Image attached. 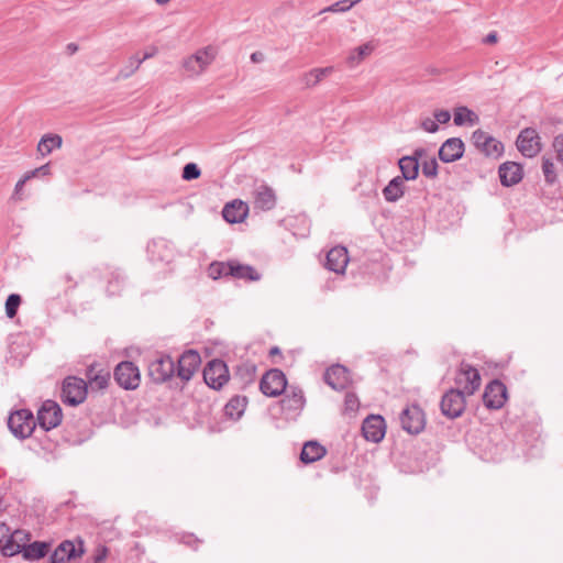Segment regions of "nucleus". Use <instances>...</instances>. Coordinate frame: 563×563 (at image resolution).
<instances>
[{"label":"nucleus","mask_w":563,"mask_h":563,"mask_svg":"<svg viewBox=\"0 0 563 563\" xmlns=\"http://www.w3.org/2000/svg\"><path fill=\"white\" fill-rule=\"evenodd\" d=\"M200 363L201 358L198 352L194 350L185 351L178 360L177 376L184 382L190 380L198 371Z\"/></svg>","instance_id":"2eb2a0df"},{"label":"nucleus","mask_w":563,"mask_h":563,"mask_svg":"<svg viewBox=\"0 0 563 563\" xmlns=\"http://www.w3.org/2000/svg\"><path fill=\"white\" fill-rule=\"evenodd\" d=\"M88 386L86 380L75 376L66 377L62 386V400L66 405L78 406L87 397Z\"/></svg>","instance_id":"20e7f679"},{"label":"nucleus","mask_w":563,"mask_h":563,"mask_svg":"<svg viewBox=\"0 0 563 563\" xmlns=\"http://www.w3.org/2000/svg\"><path fill=\"white\" fill-rule=\"evenodd\" d=\"M143 59L139 58L136 55L131 56L128 60V64L119 71V77L126 79L131 77L142 65Z\"/></svg>","instance_id":"58836bf2"},{"label":"nucleus","mask_w":563,"mask_h":563,"mask_svg":"<svg viewBox=\"0 0 563 563\" xmlns=\"http://www.w3.org/2000/svg\"><path fill=\"white\" fill-rule=\"evenodd\" d=\"M352 7L350 5L349 0L338 1L330 7L322 10V12H345L350 10Z\"/></svg>","instance_id":"de8ad7c7"},{"label":"nucleus","mask_w":563,"mask_h":563,"mask_svg":"<svg viewBox=\"0 0 563 563\" xmlns=\"http://www.w3.org/2000/svg\"><path fill=\"white\" fill-rule=\"evenodd\" d=\"M79 550L76 549L74 542L69 540L63 541L52 553L51 563H67L68 561L79 558L84 554L82 541H79Z\"/></svg>","instance_id":"aec40b11"},{"label":"nucleus","mask_w":563,"mask_h":563,"mask_svg":"<svg viewBox=\"0 0 563 563\" xmlns=\"http://www.w3.org/2000/svg\"><path fill=\"white\" fill-rule=\"evenodd\" d=\"M113 376L118 385L125 390H134L141 383L139 367L129 361L119 363L114 368Z\"/></svg>","instance_id":"0eeeda50"},{"label":"nucleus","mask_w":563,"mask_h":563,"mask_svg":"<svg viewBox=\"0 0 563 563\" xmlns=\"http://www.w3.org/2000/svg\"><path fill=\"white\" fill-rule=\"evenodd\" d=\"M256 366L252 363H243L238 366L235 378L240 377L243 384H250L254 380Z\"/></svg>","instance_id":"e433bc0d"},{"label":"nucleus","mask_w":563,"mask_h":563,"mask_svg":"<svg viewBox=\"0 0 563 563\" xmlns=\"http://www.w3.org/2000/svg\"><path fill=\"white\" fill-rule=\"evenodd\" d=\"M230 276L238 279H246V280H258L261 275L256 272V269L251 265L240 264L238 262H231V267H229Z\"/></svg>","instance_id":"c756f323"},{"label":"nucleus","mask_w":563,"mask_h":563,"mask_svg":"<svg viewBox=\"0 0 563 563\" xmlns=\"http://www.w3.org/2000/svg\"><path fill=\"white\" fill-rule=\"evenodd\" d=\"M362 433L367 441L373 443L380 442L386 433V423L382 416L371 415L364 419Z\"/></svg>","instance_id":"dca6fc26"},{"label":"nucleus","mask_w":563,"mask_h":563,"mask_svg":"<svg viewBox=\"0 0 563 563\" xmlns=\"http://www.w3.org/2000/svg\"><path fill=\"white\" fill-rule=\"evenodd\" d=\"M454 380L461 387V391H464L467 396L473 395L482 383L478 371L465 361L461 362Z\"/></svg>","instance_id":"6e6552de"},{"label":"nucleus","mask_w":563,"mask_h":563,"mask_svg":"<svg viewBox=\"0 0 563 563\" xmlns=\"http://www.w3.org/2000/svg\"><path fill=\"white\" fill-rule=\"evenodd\" d=\"M280 353L279 349L277 346L272 347L271 354H277Z\"/></svg>","instance_id":"e2e57ef3"},{"label":"nucleus","mask_w":563,"mask_h":563,"mask_svg":"<svg viewBox=\"0 0 563 563\" xmlns=\"http://www.w3.org/2000/svg\"><path fill=\"white\" fill-rule=\"evenodd\" d=\"M229 267H231V262L228 263H212L208 268V274L211 278L218 279L223 276H230Z\"/></svg>","instance_id":"4c0bfd02"},{"label":"nucleus","mask_w":563,"mask_h":563,"mask_svg":"<svg viewBox=\"0 0 563 563\" xmlns=\"http://www.w3.org/2000/svg\"><path fill=\"white\" fill-rule=\"evenodd\" d=\"M31 173H34V177L37 175V174H41V175H47L49 174V165L48 164H45L34 170H32Z\"/></svg>","instance_id":"4d7b16f0"},{"label":"nucleus","mask_w":563,"mask_h":563,"mask_svg":"<svg viewBox=\"0 0 563 563\" xmlns=\"http://www.w3.org/2000/svg\"><path fill=\"white\" fill-rule=\"evenodd\" d=\"M465 144L461 137L445 140L439 148V158L443 163H453L463 157Z\"/></svg>","instance_id":"f3484780"},{"label":"nucleus","mask_w":563,"mask_h":563,"mask_svg":"<svg viewBox=\"0 0 563 563\" xmlns=\"http://www.w3.org/2000/svg\"><path fill=\"white\" fill-rule=\"evenodd\" d=\"M542 172L548 184L552 185L556 181L554 163L550 158H542Z\"/></svg>","instance_id":"a19ab883"},{"label":"nucleus","mask_w":563,"mask_h":563,"mask_svg":"<svg viewBox=\"0 0 563 563\" xmlns=\"http://www.w3.org/2000/svg\"><path fill=\"white\" fill-rule=\"evenodd\" d=\"M373 47L369 45V44H363L358 47L355 48V53L356 55L352 54L350 56V60L352 63L356 62H361L366 55H368L371 52H372Z\"/></svg>","instance_id":"c03bdc74"},{"label":"nucleus","mask_w":563,"mask_h":563,"mask_svg":"<svg viewBox=\"0 0 563 563\" xmlns=\"http://www.w3.org/2000/svg\"><path fill=\"white\" fill-rule=\"evenodd\" d=\"M433 118L438 124H445L450 121L451 113L448 110L438 109L433 112Z\"/></svg>","instance_id":"3c124183"},{"label":"nucleus","mask_w":563,"mask_h":563,"mask_svg":"<svg viewBox=\"0 0 563 563\" xmlns=\"http://www.w3.org/2000/svg\"><path fill=\"white\" fill-rule=\"evenodd\" d=\"M453 121L456 126H473L479 122V117L465 106L454 108Z\"/></svg>","instance_id":"cd10ccee"},{"label":"nucleus","mask_w":563,"mask_h":563,"mask_svg":"<svg viewBox=\"0 0 563 563\" xmlns=\"http://www.w3.org/2000/svg\"><path fill=\"white\" fill-rule=\"evenodd\" d=\"M516 146L525 157L532 158L542 151L541 137L536 129L525 128L517 136Z\"/></svg>","instance_id":"9d476101"},{"label":"nucleus","mask_w":563,"mask_h":563,"mask_svg":"<svg viewBox=\"0 0 563 563\" xmlns=\"http://www.w3.org/2000/svg\"><path fill=\"white\" fill-rule=\"evenodd\" d=\"M21 301V296L18 294H11L8 296L5 300V314L8 318L12 319L16 316Z\"/></svg>","instance_id":"ea45409f"},{"label":"nucleus","mask_w":563,"mask_h":563,"mask_svg":"<svg viewBox=\"0 0 563 563\" xmlns=\"http://www.w3.org/2000/svg\"><path fill=\"white\" fill-rule=\"evenodd\" d=\"M500 184L505 187L517 185L523 177L522 166L516 162H505L498 168Z\"/></svg>","instance_id":"412c9836"},{"label":"nucleus","mask_w":563,"mask_h":563,"mask_svg":"<svg viewBox=\"0 0 563 563\" xmlns=\"http://www.w3.org/2000/svg\"><path fill=\"white\" fill-rule=\"evenodd\" d=\"M63 419L60 406L54 400H45L37 411L36 422L45 430L49 431L58 427Z\"/></svg>","instance_id":"9b49d317"},{"label":"nucleus","mask_w":563,"mask_h":563,"mask_svg":"<svg viewBox=\"0 0 563 563\" xmlns=\"http://www.w3.org/2000/svg\"><path fill=\"white\" fill-rule=\"evenodd\" d=\"M508 398L506 385L494 379L487 384L483 394V402L488 409H500Z\"/></svg>","instance_id":"ddd939ff"},{"label":"nucleus","mask_w":563,"mask_h":563,"mask_svg":"<svg viewBox=\"0 0 563 563\" xmlns=\"http://www.w3.org/2000/svg\"><path fill=\"white\" fill-rule=\"evenodd\" d=\"M201 175L200 168L195 163H188L183 168L181 177L185 180H194L199 178Z\"/></svg>","instance_id":"79ce46f5"},{"label":"nucleus","mask_w":563,"mask_h":563,"mask_svg":"<svg viewBox=\"0 0 563 563\" xmlns=\"http://www.w3.org/2000/svg\"><path fill=\"white\" fill-rule=\"evenodd\" d=\"M265 59V56L262 52L257 51L251 54V60L253 63H262Z\"/></svg>","instance_id":"6e6d98bb"},{"label":"nucleus","mask_w":563,"mask_h":563,"mask_svg":"<svg viewBox=\"0 0 563 563\" xmlns=\"http://www.w3.org/2000/svg\"><path fill=\"white\" fill-rule=\"evenodd\" d=\"M324 382L334 390H343L350 384V374L345 366L336 364L324 373Z\"/></svg>","instance_id":"6ab92c4d"},{"label":"nucleus","mask_w":563,"mask_h":563,"mask_svg":"<svg viewBox=\"0 0 563 563\" xmlns=\"http://www.w3.org/2000/svg\"><path fill=\"white\" fill-rule=\"evenodd\" d=\"M334 68L332 66L313 68L302 76V82L306 87L317 86L323 78L330 76Z\"/></svg>","instance_id":"f704fd0d"},{"label":"nucleus","mask_w":563,"mask_h":563,"mask_svg":"<svg viewBox=\"0 0 563 563\" xmlns=\"http://www.w3.org/2000/svg\"><path fill=\"white\" fill-rule=\"evenodd\" d=\"M420 125L428 133H435L439 131V124L435 122L434 119L431 118L422 119Z\"/></svg>","instance_id":"8fccbe9b"},{"label":"nucleus","mask_w":563,"mask_h":563,"mask_svg":"<svg viewBox=\"0 0 563 563\" xmlns=\"http://www.w3.org/2000/svg\"><path fill=\"white\" fill-rule=\"evenodd\" d=\"M327 453V450L317 441H308L303 444L300 461L305 464H310L321 460Z\"/></svg>","instance_id":"a878e982"},{"label":"nucleus","mask_w":563,"mask_h":563,"mask_svg":"<svg viewBox=\"0 0 563 563\" xmlns=\"http://www.w3.org/2000/svg\"><path fill=\"white\" fill-rule=\"evenodd\" d=\"M360 407V400L353 393H347L344 398V408L346 411H356Z\"/></svg>","instance_id":"a18cd8bd"},{"label":"nucleus","mask_w":563,"mask_h":563,"mask_svg":"<svg viewBox=\"0 0 563 563\" xmlns=\"http://www.w3.org/2000/svg\"><path fill=\"white\" fill-rule=\"evenodd\" d=\"M284 393L285 396L280 400L283 410L290 413L300 412L306 405V398L302 389L298 386H289V388H286Z\"/></svg>","instance_id":"a211bd4d"},{"label":"nucleus","mask_w":563,"mask_h":563,"mask_svg":"<svg viewBox=\"0 0 563 563\" xmlns=\"http://www.w3.org/2000/svg\"><path fill=\"white\" fill-rule=\"evenodd\" d=\"M466 396L460 388H450L441 398V413L449 419L461 417L466 407Z\"/></svg>","instance_id":"7ed1b4c3"},{"label":"nucleus","mask_w":563,"mask_h":563,"mask_svg":"<svg viewBox=\"0 0 563 563\" xmlns=\"http://www.w3.org/2000/svg\"><path fill=\"white\" fill-rule=\"evenodd\" d=\"M349 263L347 250L344 246L332 247L325 257V267L336 274H343Z\"/></svg>","instance_id":"4be33fe9"},{"label":"nucleus","mask_w":563,"mask_h":563,"mask_svg":"<svg viewBox=\"0 0 563 563\" xmlns=\"http://www.w3.org/2000/svg\"><path fill=\"white\" fill-rule=\"evenodd\" d=\"M11 536L12 539H14L18 543H22V544H25L27 541H30L31 539V534L30 532L25 531V530H22V529H16L14 530L13 532H10L9 533Z\"/></svg>","instance_id":"09e8293b"},{"label":"nucleus","mask_w":563,"mask_h":563,"mask_svg":"<svg viewBox=\"0 0 563 563\" xmlns=\"http://www.w3.org/2000/svg\"><path fill=\"white\" fill-rule=\"evenodd\" d=\"M216 51L211 46L198 49L195 54L183 60V67L188 76H199L214 60Z\"/></svg>","instance_id":"39448f33"},{"label":"nucleus","mask_w":563,"mask_h":563,"mask_svg":"<svg viewBox=\"0 0 563 563\" xmlns=\"http://www.w3.org/2000/svg\"><path fill=\"white\" fill-rule=\"evenodd\" d=\"M157 47L153 46L150 51L145 52L144 56L141 58L144 60L154 57L157 54Z\"/></svg>","instance_id":"13d9d810"},{"label":"nucleus","mask_w":563,"mask_h":563,"mask_svg":"<svg viewBox=\"0 0 563 563\" xmlns=\"http://www.w3.org/2000/svg\"><path fill=\"white\" fill-rule=\"evenodd\" d=\"M286 375L278 368L267 371L260 382V389L267 397H277L282 395L286 390Z\"/></svg>","instance_id":"1a4fd4ad"},{"label":"nucleus","mask_w":563,"mask_h":563,"mask_svg":"<svg viewBox=\"0 0 563 563\" xmlns=\"http://www.w3.org/2000/svg\"><path fill=\"white\" fill-rule=\"evenodd\" d=\"M87 379L92 390H102L107 388L110 380V372L108 369H96L95 366H90L87 369Z\"/></svg>","instance_id":"bb28decb"},{"label":"nucleus","mask_w":563,"mask_h":563,"mask_svg":"<svg viewBox=\"0 0 563 563\" xmlns=\"http://www.w3.org/2000/svg\"><path fill=\"white\" fill-rule=\"evenodd\" d=\"M63 144V139L58 134H45L42 136L37 144V151L42 156H46L53 152L54 148H59Z\"/></svg>","instance_id":"c9c22d12"},{"label":"nucleus","mask_w":563,"mask_h":563,"mask_svg":"<svg viewBox=\"0 0 563 563\" xmlns=\"http://www.w3.org/2000/svg\"><path fill=\"white\" fill-rule=\"evenodd\" d=\"M49 550L47 542L34 541L30 544H23L22 555L25 560L34 561L44 558Z\"/></svg>","instance_id":"7c9ffc66"},{"label":"nucleus","mask_w":563,"mask_h":563,"mask_svg":"<svg viewBox=\"0 0 563 563\" xmlns=\"http://www.w3.org/2000/svg\"><path fill=\"white\" fill-rule=\"evenodd\" d=\"M246 405H247L246 397L234 396L224 406V413L227 417H229L233 420H238L244 413Z\"/></svg>","instance_id":"72a5a7b5"},{"label":"nucleus","mask_w":563,"mask_h":563,"mask_svg":"<svg viewBox=\"0 0 563 563\" xmlns=\"http://www.w3.org/2000/svg\"><path fill=\"white\" fill-rule=\"evenodd\" d=\"M498 35L495 31L488 33L484 38L485 44H495L497 42Z\"/></svg>","instance_id":"5fc2aeb1"},{"label":"nucleus","mask_w":563,"mask_h":563,"mask_svg":"<svg viewBox=\"0 0 563 563\" xmlns=\"http://www.w3.org/2000/svg\"><path fill=\"white\" fill-rule=\"evenodd\" d=\"M175 374V363L165 353H155L147 358V376L154 384H163Z\"/></svg>","instance_id":"f257e3e1"},{"label":"nucleus","mask_w":563,"mask_h":563,"mask_svg":"<svg viewBox=\"0 0 563 563\" xmlns=\"http://www.w3.org/2000/svg\"><path fill=\"white\" fill-rule=\"evenodd\" d=\"M426 154V150L422 148V147H419V148H416L413 154L410 155L409 157H417V161L419 162V159L424 156Z\"/></svg>","instance_id":"bf43d9fd"},{"label":"nucleus","mask_w":563,"mask_h":563,"mask_svg":"<svg viewBox=\"0 0 563 563\" xmlns=\"http://www.w3.org/2000/svg\"><path fill=\"white\" fill-rule=\"evenodd\" d=\"M553 147L556 152V158L563 163V134L556 135L553 141Z\"/></svg>","instance_id":"603ef678"},{"label":"nucleus","mask_w":563,"mask_h":563,"mask_svg":"<svg viewBox=\"0 0 563 563\" xmlns=\"http://www.w3.org/2000/svg\"><path fill=\"white\" fill-rule=\"evenodd\" d=\"M157 4L163 5L168 3L170 0H155Z\"/></svg>","instance_id":"680f3d73"},{"label":"nucleus","mask_w":563,"mask_h":563,"mask_svg":"<svg viewBox=\"0 0 563 563\" xmlns=\"http://www.w3.org/2000/svg\"><path fill=\"white\" fill-rule=\"evenodd\" d=\"M399 419L402 429L410 434H419L426 426L424 412L417 405L404 409Z\"/></svg>","instance_id":"f8f14e48"},{"label":"nucleus","mask_w":563,"mask_h":563,"mask_svg":"<svg viewBox=\"0 0 563 563\" xmlns=\"http://www.w3.org/2000/svg\"><path fill=\"white\" fill-rule=\"evenodd\" d=\"M249 213V206L242 200H233L224 206L222 210L223 219L229 223H240L244 221Z\"/></svg>","instance_id":"5701e85b"},{"label":"nucleus","mask_w":563,"mask_h":563,"mask_svg":"<svg viewBox=\"0 0 563 563\" xmlns=\"http://www.w3.org/2000/svg\"><path fill=\"white\" fill-rule=\"evenodd\" d=\"M404 180H415L419 174V163L417 157L404 156L398 162Z\"/></svg>","instance_id":"473e14b6"},{"label":"nucleus","mask_w":563,"mask_h":563,"mask_svg":"<svg viewBox=\"0 0 563 563\" xmlns=\"http://www.w3.org/2000/svg\"><path fill=\"white\" fill-rule=\"evenodd\" d=\"M147 252L150 254L151 260L154 262L161 261L168 263L173 256L172 250L163 240L153 241L152 243H150L147 245Z\"/></svg>","instance_id":"c85d7f7f"},{"label":"nucleus","mask_w":563,"mask_h":563,"mask_svg":"<svg viewBox=\"0 0 563 563\" xmlns=\"http://www.w3.org/2000/svg\"><path fill=\"white\" fill-rule=\"evenodd\" d=\"M34 177V173H26L16 184H15V187H14V192L11 197V199L13 200H21V191H22V188L24 186V184L30 180L31 178Z\"/></svg>","instance_id":"49530a36"},{"label":"nucleus","mask_w":563,"mask_h":563,"mask_svg":"<svg viewBox=\"0 0 563 563\" xmlns=\"http://www.w3.org/2000/svg\"><path fill=\"white\" fill-rule=\"evenodd\" d=\"M360 1L361 0H349L351 7H353L354 4H356Z\"/></svg>","instance_id":"0e129e2a"},{"label":"nucleus","mask_w":563,"mask_h":563,"mask_svg":"<svg viewBox=\"0 0 563 563\" xmlns=\"http://www.w3.org/2000/svg\"><path fill=\"white\" fill-rule=\"evenodd\" d=\"M108 556V548L104 545H100L96 549L95 555H93V563H101L103 562Z\"/></svg>","instance_id":"864d4df0"},{"label":"nucleus","mask_w":563,"mask_h":563,"mask_svg":"<svg viewBox=\"0 0 563 563\" xmlns=\"http://www.w3.org/2000/svg\"><path fill=\"white\" fill-rule=\"evenodd\" d=\"M276 206V195L273 188L261 185L254 192V207L263 211H269Z\"/></svg>","instance_id":"b1692460"},{"label":"nucleus","mask_w":563,"mask_h":563,"mask_svg":"<svg viewBox=\"0 0 563 563\" xmlns=\"http://www.w3.org/2000/svg\"><path fill=\"white\" fill-rule=\"evenodd\" d=\"M67 51L69 52L70 55H73L78 51V45L75 43H69L67 45Z\"/></svg>","instance_id":"052dcab7"},{"label":"nucleus","mask_w":563,"mask_h":563,"mask_svg":"<svg viewBox=\"0 0 563 563\" xmlns=\"http://www.w3.org/2000/svg\"><path fill=\"white\" fill-rule=\"evenodd\" d=\"M8 427L15 438L24 440L32 435L36 420L30 409H19L10 413Z\"/></svg>","instance_id":"f03ea898"},{"label":"nucleus","mask_w":563,"mask_h":563,"mask_svg":"<svg viewBox=\"0 0 563 563\" xmlns=\"http://www.w3.org/2000/svg\"><path fill=\"white\" fill-rule=\"evenodd\" d=\"M10 528L0 523V551L4 556H13L23 552V544L11 538Z\"/></svg>","instance_id":"393cba45"},{"label":"nucleus","mask_w":563,"mask_h":563,"mask_svg":"<svg viewBox=\"0 0 563 563\" xmlns=\"http://www.w3.org/2000/svg\"><path fill=\"white\" fill-rule=\"evenodd\" d=\"M438 162L434 157L422 163V174L428 178H434L438 175Z\"/></svg>","instance_id":"37998d69"},{"label":"nucleus","mask_w":563,"mask_h":563,"mask_svg":"<svg viewBox=\"0 0 563 563\" xmlns=\"http://www.w3.org/2000/svg\"><path fill=\"white\" fill-rule=\"evenodd\" d=\"M472 141L475 147L486 156L499 157L504 152L503 143L483 130L474 131Z\"/></svg>","instance_id":"4468645a"},{"label":"nucleus","mask_w":563,"mask_h":563,"mask_svg":"<svg viewBox=\"0 0 563 563\" xmlns=\"http://www.w3.org/2000/svg\"><path fill=\"white\" fill-rule=\"evenodd\" d=\"M405 183L400 176L393 178L387 186L383 189V195L386 201L395 202L404 196Z\"/></svg>","instance_id":"2f4dec72"},{"label":"nucleus","mask_w":563,"mask_h":563,"mask_svg":"<svg viewBox=\"0 0 563 563\" xmlns=\"http://www.w3.org/2000/svg\"><path fill=\"white\" fill-rule=\"evenodd\" d=\"M229 378L230 373L224 361L214 358L207 363L203 369V379L210 388L221 389Z\"/></svg>","instance_id":"423d86ee"}]
</instances>
